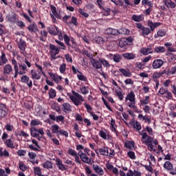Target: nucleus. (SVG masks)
Masks as SVG:
<instances>
[{"instance_id": "obj_1", "label": "nucleus", "mask_w": 176, "mask_h": 176, "mask_svg": "<svg viewBox=\"0 0 176 176\" xmlns=\"http://www.w3.org/2000/svg\"><path fill=\"white\" fill-rule=\"evenodd\" d=\"M176 74V65L172 67L170 69H164L162 72H155L153 75V80L156 82L159 80V78L163 76V75H166L167 76H171V75H175Z\"/></svg>"}, {"instance_id": "obj_2", "label": "nucleus", "mask_w": 176, "mask_h": 176, "mask_svg": "<svg viewBox=\"0 0 176 176\" xmlns=\"http://www.w3.org/2000/svg\"><path fill=\"white\" fill-rule=\"evenodd\" d=\"M72 94L74 95H71L69 96L70 100L72 101V102L76 105V107H79L80 104H82V102L85 101V99L82 96V95L78 94V92H75V91H72Z\"/></svg>"}, {"instance_id": "obj_3", "label": "nucleus", "mask_w": 176, "mask_h": 176, "mask_svg": "<svg viewBox=\"0 0 176 176\" xmlns=\"http://www.w3.org/2000/svg\"><path fill=\"white\" fill-rule=\"evenodd\" d=\"M144 144L146 145L148 151H153L154 152H156V148H153V144L154 145H157L159 142H157V139H153V137L147 135Z\"/></svg>"}, {"instance_id": "obj_4", "label": "nucleus", "mask_w": 176, "mask_h": 176, "mask_svg": "<svg viewBox=\"0 0 176 176\" xmlns=\"http://www.w3.org/2000/svg\"><path fill=\"white\" fill-rule=\"evenodd\" d=\"M49 34L50 35H53V36H56L58 35L59 41H63L64 39V36H63V32L60 30L58 27L56 26H52V27H48L47 28Z\"/></svg>"}, {"instance_id": "obj_5", "label": "nucleus", "mask_w": 176, "mask_h": 176, "mask_svg": "<svg viewBox=\"0 0 176 176\" xmlns=\"http://www.w3.org/2000/svg\"><path fill=\"white\" fill-rule=\"evenodd\" d=\"M28 72V68H27V65L24 63H21L19 65L18 68L15 70V74L14 76V79H16L19 75H25Z\"/></svg>"}, {"instance_id": "obj_6", "label": "nucleus", "mask_w": 176, "mask_h": 176, "mask_svg": "<svg viewBox=\"0 0 176 176\" xmlns=\"http://www.w3.org/2000/svg\"><path fill=\"white\" fill-rule=\"evenodd\" d=\"M135 25L138 30H141L140 35L144 36V38H145V36H148V35L152 32L149 28L144 26L142 23H135Z\"/></svg>"}, {"instance_id": "obj_7", "label": "nucleus", "mask_w": 176, "mask_h": 176, "mask_svg": "<svg viewBox=\"0 0 176 176\" xmlns=\"http://www.w3.org/2000/svg\"><path fill=\"white\" fill-rule=\"evenodd\" d=\"M60 47H56L54 44H50V53L53 60H56V56L60 53Z\"/></svg>"}, {"instance_id": "obj_8", "label": "nucleus", "mask_w": 176, "mask_h": 176, "mask_svg": "<svg viewBox=\"0 0 176 176\" xmlns=\"http://www.w3.org/2000/svg\"><path fill=\"white\" fill-rule=\"evenodd\" d=\"M17 45L19 50H21V53L24 54V52H25V49L27 48V42L23 40V38H20L19 41H17Z\"/></svg>"}, {"instance_id": "obj_9", "label": "nucleus", "mask_w": 176, "mask_h": 176, "mask_svg": "<svg viewBox=\"0 0 176 176\" xmlns=\"http://www.w3.org/2000/svg\"><path fill=\"white\" fill-rule=\"evenodd\" d=\"M164 65V60L163 59H155L152 63L153 69H159Z\"/></svg>"}, {"instance_id": "obj_10", "label": "nucleus", "mask_w": 176, "mask_h": 176, "mask_svg": "<svg viewBox=\"0 0 176 176\" xmlns=\"http://www.w3.org/2000/svg\"><path fill=\"white\" fill-rule=\"evenodd\" d=\"M80 159L83 163H85L86 164H91L92 163H94V160L92 157H87V155L86 153L82 154L80 155Z\"/></svg>"}, {"instance_id": "obj_11", "label": "nucleus", "mask_w": 176, "mask_h": 176, "mask_svg": "<svg viewBox=\"0 0 176 176\" xmlns=\"http://www.w3.org/2000/svg\"><path fill=\"white\" fill-rule=\"evenodd\" d=\"M91 64L94 68H96V69H101V71H102V65L100 60L92 58L91 60Z\"/></svg>"}, {"instance_id": "obj_12", "label": "nucleus", "mask_w": 176, "mask_h": 176, "mask_svg": "<svg viewBox=\"0 0 176 176\" xmlns=\"http://www.w3.org/2000/svg\"><path fill=\"white\" fill-rule=\"evenodd\" d=\"M31 78L33 80H39L42 76V74L39 72V71L31 70Z\"/></svg>"}, {"instance_id": "obj_13", "label": "nucleus", "mask_w": 176, "mask_h": 176, "mask_svg": "<svg viewBox=\"0 0 176 176\" xmlns=\"http://www.w3.org/2000/svg\"><path fill=\"white\" fill-rule=\"evenodd\" d=\"M125 101H129L127 102V105L135 102V95L134 94V92L131 91L129 94H128L127 96L125 98Z\"/></svg>"}, {"instance_id": "obj_14", "label": "nucleus", "mask_w": 176, "mask_h": 176, "mask_svg": "<svg viewBox=\"0 0 176 176\" xmlns=\"http://www.w3.org/2000/svg\"><path fill=\"white\" fill-rule=\"evenodd\" d=\"M6 19L12 24H14L17 23V21H19V16L16 13H13V14H11V15L10 14L7 15Z\"/></svg>"}, {"instance_id": "obj_15", "label": "nucleus", "mask_w": 176, "mask_h": 176, "mask_svg": "<svg viewBox=\"0 0 176 176\" xmlns=\"http://www.w3.org/2000/svg\"><path fill=\"white\" fill-rule=\"evenodd\" d=\"M21 81L22 82V83H25L26 85H28V87H32V80L30 79L28 76H22L21 78Z\"/></svg>"}, {"instance_id": "obj_16", "label": "nucleus", "mask_w": 176, "mask_h": 176, "mask_svg": "<svg viewBox=\"0 0 176 176\" xmlns=\"http://www.w3.org/2000/svg\"><path fill=\"white\" fill-rule=\"evenodd\" d=\"M163 3L167 9H175L176 3L172 0H164Z\"/></svg>"}, {"instance_id": "obj_17", "label": "nucleus", "mask_w": 176, "mask_h": 176, "mask_svg": "<svg viewBox=\"0 0 176 176\" xmlns=\"http://www.w3.org/2000/svg\"><path fill=\"white\" fill-rule=\"evenodd\" d=\"M56 164L58 170H60V171L67 170V167H65V165L63 164V160H61V159L60 158L56 159Z\"/></svg>"}, {"instance_id": "obj_18", "label": "nucleus", "mask_w": 176, "mask_h": 176, "mask_svg": "<svg viewBox=\"0 0 176 176\" xmlns=\"http://www.w3.org/2000/svg\"><path fill=\"white\" fill-rule=\"evenodd\" d=\"M105 34H107V35H120V32L118 30L112 28L106 29Z\"/></svg>"}, {"instance_id": "obj_19", "label": "nucleus", "mask_w": 176, "mask_h": 176, "mask_svg": "<svg viewBox=\"0 0 176 176\" xmlns=\"http://www.w3.org/2000/svg\"><path fill=\"white\" fill-rule=\"evenodd\" d=\"M28 30L30 32H34L36 34V32H39V29H38V25L36 23H32L28 27Z\"/></svg>"}, {"instance_id": "obj_20", "label": "nucleus", "mask_w": 176, "mask_h": 176, "mask_svg": "<svg viewBox=\"0 0 176 176\" xmlns=\"http://www.w3.org/2000/svg\"><path fill=\"white\" fill-rule=\"evenodd\" d=\"M109 56L110 57H112V59L115 63H120V61H122V55L119 54H110Z\"/></svg>"}, {"instance_id": "obj_21", "label": "nucleus", "mask_w": 176, "mask_h": 176, "mask_svg": "<svg viewBox=\"0 0 176 176\" xmlns=\"http://www.w3.org/2000/svg\"><path fill=\"white\" fill-rule=\"evenodd\" d=\"M93 168L97 174H99L100 175H104V170L102 169V168L100 167L98 165L94 164Z\"/></svg>"}, {"instance_id": "obj_22", "label": "nucleus", "mask_w": 176, "mask_h": 176, "mask_svg": "<svg viewBox=\"0 0 176 176\" xmlns=\"http://www.w3.org/2000/svg\"><path fill=\"white\" fill-rule=\"evenodd\" d=\"M1 118H5L8 115V109L5 104H1Z\"/></svg>"}, {"instance_id": "obj_23", "label": "nucleus", "mask_w": 176, "mask_h": 176, "mask_svg": "<svg viewBox=\"0 0 176 176\" xmlns=\"http://www.w3.org/2000/svg\"><path fill=\"white\" fill-rule=\"evenodd\" d=\"M99 135L103 140H111V138H112V136H111V135H109V133L107 134V133H105L103 130H101L99 132Z\"/></svg>"}, {"instance_id": "obj_24", "label": "nucleus", "mask_w": 176, "mask_h": 176, "mask_svg": "<svg viewBox=\"0 0 176 176\" xmlns=\"http://www.w3.org/2000/svg\"><path fill=\"white\" fill-rule=\"evenodd\" d=\"M131 20L135 21L136 23H140V21H142L144 20V16L142 14H133L131 17Z\"/></svg>"}, {"instance_id": "obj_25", "label": "nucleus", "mask_w": 176, "mask_h": 176, "mask_svg": "<svg viewBox=\"0 0 176 176\" xmlns=\"http://www.w3.org/2000/svg\"><path fill=\"white\" fill-rule=\"evenodd\" d=\"M134 145H135V142L133 140H126L124 143V146L127 149H131V148H134Z\"/></svg>"}, {"instance_id": "obj_26", "label": "nucleus", "mask_w": 176, "mask_h": 176, "mask_svg": "<svg viewBox=\"0 0 176 176\" xmlns=\"http://www.w3.org/2000/svg\"><path fill=\"white\" fill-rule=\"evenodd\" d=\"M30 135H32L34 138L39 137L38 129L35 128V126H33L30 129Z\"/></svg>"}, {"instance_id": "obj_27", "label": "nucleus", "mask_w": 176, "mask_h": 176, "mask_svg": "<svg viewBox=\"0 0 176 176\" xmlns=\"http://www.w3.org/2000/svg\"><path fill=\"white\" fill-rule=\"evenodd\" d=\"M128 107H129V108H131V109H133V112H135V113H141V110L138 109V107L135 106V102L128 104Z\"/></svg>"}, {"instance_id": "obj_28", "label": "nucleus", "mask_w": 176, "mask_h": 176, "mask_svg": "<svg viewBox=\"0 0 176 176\" xmlns=\"http://www.w3.org/2000/svg\"><path fill=\"white\" fill-rule=\"evenodd\" d=\"M13 71V69L12 68V65H6L4 66L3 68V74L9 75Z\"/></svg>"}, {"instance_id": "obj_29", "label": "nucleus", "mask_w": 176, "mask_h": 176, "mask_svg": "<svg viewBox=\"0 0 176 176\" xmlns=\"http://www.w3.org/2000/svg\"><path fill=\"white\" fill-rule=\"evenodd\" d=\"M43 168L50 170V168H53V163L52 162L47 160L43 164Z\"/></svg>"}, {"instance_id": "obj_30", "label": "nucleus", "mask_w": 176, "mask_h": 176, "mask_svg": "<svg viewBox=\"0 0 176 176\" xmlns=\"http://www.w3.org/2000/svg\"><path fill=\"white\" fill-rule=\"evenodd\" d=\"M119 72H121V74H122V75L124 76H126V78L131 77V73L130 72V71L126 70V69H119Z\"/></svg>"}, {"instance_id": "obj_31", "label": "nucleus", "mask_w": 176, "mask_h": 176, "mask_svg": "<svg viewBox=\"0 0 176 176\" xmlns=\"http://www.w3.org/2000/svg\"><path fill=\"white\" fill-rule=\"evenodd\" d=\"M100 155L102 156H108L109 155V151H108V147H102L99 149Z\"/></svg>"}, {"instance_id": "obj_32", "label": "nucleus", "mask_w": 176, "mask_h": 176, "mask_svg": "<svg viewBox=\"0 0 176 176\" xmlns=\"http://www.w3.org/2000/svg\"><path fill=\"white\" fill-rule=\"evenodd\" d=\"M122 56L124 58H126V60H134V58H135V54L133 53H125L123 54Z\"/></svg>"}, {"instance_id": "obj_33", "label": "nucleus", "mask_w": 176, "mask_h": 176, "mask_svg": "<svg viewBox=\"0 0 176 176\" xmlns=\"http://www.w3.org/2000/svg\"><path fill=\"white\" fill-rule=\"evenodd\" d=\"M5 145L8 146V148H10L11 149H14V145L13 144V142L11 139L6 140L4 141Z\"/></svg>"}, {"instance_id": "obj_34", "label": "nucleus", "mask_w": 176, "mask_h": 176, "mask_svg": "<svg viewBox=\"0 0 176 176\" xmlns=\"http://www.w3.org/2000/svg\"><path fill=\"white\" fill-rule=\"evenodd\" d=\"M94 41L96 43H98V45H104L105 40H104V38L102 36H96L94 38Z\"/></svg>"}, {"instance_id": "obj_35", "label": "nucleus", "mask_w": 176, "mask_h": 176, "mask_svg": "<svg viewBox=\"0 0 176 176\" xmlns=\"http://www.w3.org/2000/svg\"><path fill=\"white\" fill-rule=\"evenodd\" d=\"M164 52H166V48L164 47L159 46L154 49V53H157L158 54L160 53H164Z\"/></svg>"}, {"instance_id": "obj_36", "label": "nucleus", "mask_w": 176, "mask_h": 176, "mask_svg": "<svg viewBox=\"0 0 176 176\" xmlns=\"http://www.w3.org/2000/svg\"><path fill=\"white\" fill-rule=\"evenodd\" d=\"M129 45L130 44L127 42V40H126V38H122L119 41L120 47H125V46H129Z\"/></svg>"}, {"instance_id": "obj_37", "label": "nucleus", "mask_w": 176, "mask_h": 176, "mask_svg": "<svg viewBox=\"0 0 176 176\" xmlns=\"http://www.w3.org/2000/svg\"><path fill=\"white\" fill-rule=\"evenodd\" d=\"M166 32L164 30H159L157 32V35L155 34V38H158V36L163 37L166 36Z\"/></svg>"}, {"instance_id": "obj_38", "label": "nucleus", "mask_w": 176, "mask_h": 176, "mask_svg": "<svg viewBox=\"0 0 176 176\" xmlns=\"http://www.w3.org/2000/svg\"><path fill=\"white\" fill-rule=\"evenodd\" d=\"M81 53L88 57V58L93 59V54L90 53L87 50L83 49Z\"/></svg>"}, {"instance_id": "obj_39", "label": "nucleus", "mask_w": 176, "mask_h": 176, "mask_svg": "<svg viewBox=\"0 0 176 176\" xmlns=\"http://www.w3.org/2000/svg\"><path fill=\"white\" fill-rule=\"evenodd\" d=\"M142 5L144 6H149V8H153V3L149 0H142Z\"/></svg>"}, {"instance_id": "obj_40", "label": "nucleus", "mask_w": 176, "mask_h": 176, "mask_svg": "<svg viewBox=\"0 0 176 176\" xmlns=\"http://www.w3.org/2000/svg\"><path fill=\"white\" fill-rule=\"evenodd\" d=\"M52 131L53 134H58L60 133V126L57 124H54L52 126Z\"/></svg>"}, {"instance_id": "obj_41", "label": "nucleus", "mask_w": 176, "mask_h": 176, "mask_svg": "<svg viewBox=\"0 0 176 176\" xmlns=\"http://www.w3.org/2000/svg\"><path fill=\"white\" fill-rule=\"evenodd\" d=\"M164 167L166 168V170H168V171H170V170H173V164L167 161L164 163Z\"/></svg>"}, {"instance_id": "obj_42", "label": "nucleus", "mask_w": 176, "mask_h": 176, "mask_svg": "<svg viewBox=\"0 0 176 176\" xmlns=\"http://www.w3.org/2000/svg\"><path fill=\"white\" fill-rule=\"evenodd\" d=\"M34 171L36 175L43 176V175H42V169H41L39 166L35 167L34 169Z\"/></svg>"}, {"instance_id": "obj_43", "label": "nucleus", "mask_w": 176, "mask_h": 176, "mask_svg": "<svg viewBox=\"0 0 176 176\" xmlns=\"http://www.w3.org/2000/svg\"><path fill=\"white\" fill-rule=\"evenodd\" d=\"M133 127L135 129L138 131H140L141 129H142V126H141V123L138 121H133Z\"/></svg>"}, {"instance_id": "obj_44", "label": "nucleus", "mask_w": 176, "mask_h": 176, "mask_svg": "<svg viewBox=\"0 0 176 176\" xmlns=\"http://www.w3.org/2000/svg\"><path fill=\"white\" fill-rule=\"evenodd\" d=\"M99 60H100L101 64L103 66H104L106 68H109V67H111V65L107 60H105L104 58H100Z\"/></svg>"}, {"instance_id": "obj_45", "label": "nucleus", "mask_w": 176, "mask_h": 176, "mask_svg": "<svg viewBox=\"0 0 176 176\" xmlns=\"http://www.w3.org/2000/svg\"><path fill=\"white\" fill-rule=\"evenodd\" d=\"M63 36L66 45L71 46V43H69V42H71V38H69L67 34H65Z\"/></svg>"}, {"instance_id": "obj_46", "label": "nucleus", "mask_w": 176, "mask_h": 176, "mask_svg": "<svg viewBox=\"0 0 176 176\" xmlns=\"http://www.w3.org/2000/svg\"><path fill=\"white\" fill-rule=\"evenodd\" d=\"M80 74L77 75L78 80H82V82H87V77L85 76L82 72L79 73Z\"/></svg>"}, {"instance_id": "obj_47", "label": "nucleus", "mask_w": 176, "mask_h": 176, "mask_svg": "<svg viewBox=\"0 0 176 176\" xmlns=\"http://www.w3.org/2000/svg\"><path fill=\"white\" fill-rule=\"evenodd\" d=\"M63 108L65 111H67V112H71V111H72L71 109V104H69V103H63Z\"/></svg>"}, {"instance_id": "obj_48", "label": "nucleus", "mask_w": 176, "mask_h": 176, "mask_svg": "<svg viewBox=\"0 0 176 176\" xmlns=\"http://www.w3.org/2000/svg\"><path fill=\"white\" fill-rule=\"evenodd\" d=\"M89 87H85V86H82L80 88V92L82 94H84L85 96L86 94H89Z\"/></svg>"}, {"instance_id": "obj_49", "label": "nucleus", "mask_w": 176, "mask_h": 176, "mask_svg": "<svg viewBox=\"0 0 176 176\" xmlns=\"http://www.w3.org/2000/svg\"><path fill=\"white\" fill-rule=\"evenodd\" d=\"M149 100H151L149 96H145L144 99L140 100L141 105H146V104H149Z\"/></svg>"}, {"instance_id": "obj_50", "label": "nucleus", "mask_w": 176, "mask_h": 176, "mask_svg": "<svg viewBox=\"0 0 176 176\" xmlns=\"http://www.w3.org/2000/svg\"><path fill=\"white\" fill-rule=\"evenodd\" d=\"M30 124L34 127L35 126H39V124H42V122L39 120H32L30 122Z\"/></svg>"}, {"instance_id": "obj_51", "label": "nucleus", "mask_w": 176, "mask_h": 176, "mask_svg": "<svg viewBox=\"0 0 176 176\" xmlns=\"http://www.w3.org/2000/svg\"><path fill=\"white\" fill-rule=\"evenodd\" d=\"M140 53H142V54H144V56H148V54H151V52H149V50L146 47H142L140 50Z\"/></svg>"}, {"instance_id": "obj_52", "label": "nucleus", "mask_w": 176, "mask_h": 176, "mask_svg": "<svg viewBox=\"0 0 176 176\" xmlns=\"http://www.w3.org/2000/svg\"><path fill=\"white\" fill-rule=\"evenodd\" d=\"M27 166L24 164L23 162H19V169L21 170V171H27Z\"/></svg>"}, {"instance_id": "obj_53", "label": "nucleus", "mask_w": 176, "mask_h": 176, "mask_svg": "<svg viewBox=\"0 0 176 176\" xmlns=\"http://www.w3.org/2000/svg\"><path fill=\"white\" fill-rule=\"evenodd\" d=\"M147 25L150 28L151 31H155V23L153 21L151 20L148 21Z\"/></svg>"}, {"instance_id": "obj_54", "label": "nucleus", "mask_w": 176, "mask_h": 176, "mask_svg": "<svg viewBox=\"0 0 176 176\" xmlns=\"http://www.w3.org/2000/svg\"><path fill=\"white\" fill-rule=\"evenodd\" d=\"M51 11L52 14L58 19V14L57 13V8L54 6H51Z\"/></svg>"}, {"instance_id": "obj_55", "label": "nucleus", "mask_w": 176, "mask_h": 176, "mask_svg": "<svg viewBox=\"0 0 176 176\" xmlns=\"http://www.w3.org/2000/svg\"><path fill=\"white\" fill-rule=\"evenodd\" d=\"M55 42L56 43H58V45L59 46H60V49L62 50H65L66 49V47H65V45L64 44V43L61 42L59 40H55Z\"/></svg>"}, {"instance_id": "obj_56", "label": "nucleus", "mask_w": 176, "mask_h": 176, "mask_svg": "<svg viewBox=\"0 0 176 176\" xmlns=\"http://www.w3.org/2000/svg\"><path fill=\"white\" fill-rule=\"evenodd\" d=\"M102 100L105 107L107 108V109H109V111H111V112H112V108H111V106L109 105V103H108V101H107V100H105L104 97L102 98Z\"/></svg>"}, {"instance_id": "obj_57", "label": "nucleus", "mask_w": 176, "mask_h": 176, "mask_svg": "<svg viewBox=\"0 0 176 176\" xmlns=\"http://www.w3.org/2000/svg\"><path fill=\"white\" fill-rule=\"evenodd\" d=\"M65 69H67V65L65 63H63L59 67L60 74H64L65 72Z\"/></svg>"}, {"instance_id": "obj_58", "label": "nucleus", "mask_w": 176, "mask_h": 176, "mask_svg": "<svg viewBox=\"0 0 176 176\" xmlns=\"http://www.w3.org/2000/svg\"><path fill=\"white\" fill-rule=\"evenodd\" d=\"M50 98H54L56 97V90L51 89L49 92Z\"/></svg>"}, {"instance_id": "obj_59", "label": "nucleus", "mask_w": 176, "mask_h": 176, "mask_svg": "<svg viewBox=\"0 0 176 176\" xmlns=\"http://www.w3.org/2000/svg\"><path fill=\"white\" fill-rule=\"evenodd\" d=\"M164 97H165V98H167V100H173V94L168 91L166 92Z\"/></svg>"}, {"instance_id": "obj_60", "label": "nucleus", "mask_w": 176, "mask_h": 176, "mask_svg": "<svg viewBox=\"0 0 176 176\" xmlns=\"http://www.w3.org/2000/svg\"><path fill=\"white\" fill-rule=\"evenodd\" d=\"M1 60L3 64H6L8 63V58H6V55L3 52L1 54Z\"/></svg>"}, {"instance_id": "obj_61", "label": "nucleus", "mask_w": 176, "mask_h": 176, "mask_svg": "<svg viewBox=\"0 0 176 176\" xmlns=\"http://www.w3.org/2000/svg\"><path fill=\"white\" fill-rule=\"evenodd\" d=\"M64 119H65V117L60 115V116H56V122L57 123H60V122H61L62 123H64Z\"/></svg>"}, {"instance_id": "obj_62", "label": "nucleus", "mask_w": 176, "mask_h": 176, "mask_svg": "<svg viewBox=\"0 0 176 176\" xmlns=\"http://www.w3.org/2000/svg\"><path fill=\"white\" fill-rule=\"evenodd\" d=\"M127 155L130 159H132V160H135V153L133 151H129Z\"/></svg>"}, {"instance_id": "obj_63", "label": "nucleus", "mask_w": 176, "mask_h": 176, "mask_svg": "<svg viewBox=\"0 0 176 176\" xmlns=\"http://www.w3.org/2000/svg\"><path fill=\"white\" fill-rule=\"evenodd\" d=\"M16 23L17 27H19L20 28H24L25 27V23L22 21H16Z\"/></svg>"}, {"instance_id": "obj_64", "label": "nucleus", "mask_w": 176, "mask_h": 176, "mask_svg": "<svg viewBox=\"0 0 176 176\" xmlns=\"http://www.w3.org/2000/svg\"><path fill=\"white\" fill-rule=\"evenodd\" d=\"M1 156H4V157H9L10 154H9V151L8 150H4L3 151H2V150L1 151Z\"/></svg>"}]
</instances>
